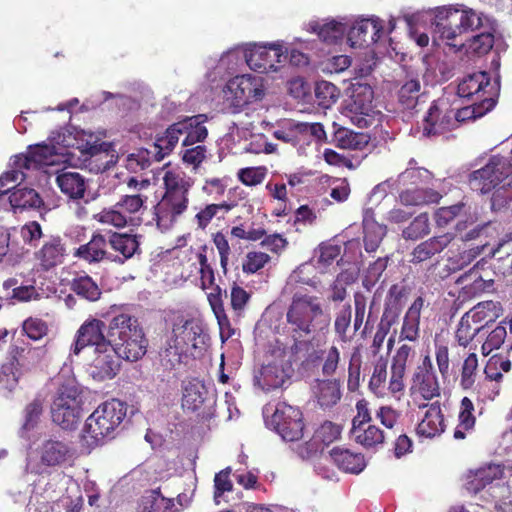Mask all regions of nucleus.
Instances as JSON below:
<instances>
[{"mask_svg":"<svg viewBox=\"0 0 512 512\" xmlns=\"http://www.w3.org/2000/svg\"><path fill=\"white\" fill-rule=\"evenodd\" d=\"M314 393L321 408H331L335 406L342 397L340 380H318Z\"/></svg>","mask_w":512,"mask_h":512,"instance_id":"473e14b6","label":"nucleus"},{"mask_svg":"<svg viewBox=\"0 0 512 512\" xmlns=\"http://www.w3.org/2000/svg\"><path fill=\"white\" fill-rule=\"evenodd\" d=\"M374 92L369 85H359L353 90L347 110L351 114L352 122L361 128L372 124Z\"/></svg>","mask_w":512,"mask_h":512,"instance_id":"2eb2a0df","label":"nucleus"},{"mask_svg":"<svg viewBox=\"0 0 512 512\" xmlns=\"http://www.w3.org/2000/svg\"><path fill=\"white\" fill-rule=\"evenodd\" d=\"M206 120V115L199 114L178 121V124H183L181 128V136L185 135L182 141L183 146H193L196 143L203 142L207 138L208 130L204 125Z\"/></svg>","mask_w":512,"mask_h":512,"instance_id":"c85d7f7f","label":"nucleus"},{"mask_svg":"<svg viewBox=\"0 0 512 512\" xmlns=\"http://www.w3.org/2000/svg\"><path fill=\"white\" fill-rule=\"evenodd\" d=\"M340 360V351L335 345L324 350L321 368L322 374L326 377H332L339 367Z\"/></svg>","mask_w":512,"mask_h":512,"instance_id":"69168bd1","label":"nucleus"},{"mask_svg":"<svg viewBox=\"0 0 512 512\" xmlns=\"http://www.w3.org/2000/svg\"><path fill=\"white\" fill-rule=\"evenodd\" d=\"M495 104V99L486 96L481 99L479 103L475 102L471 106L457 109L455 113L449 112L440 116L439 102H433L423 119V136L432 137L441 135L454 128L458 122L482 117L487 112L491 111Z\"/></svg>","mask_w":512,"mask_h":512,"instance_id":"423d86ee","label":"nucleus"},{"mask_svg":"<svg viewBox=\"0 0 512 512\" xmlns=\"http://www.w3.org/2000/svg\"><path fill=\"white\" fill-rule=\"evenodd\" d=\"M418 180L427 184V186L418 185V206L420 204L438 203L442 196L436 190L437 186L431 172L425 168L418 167Z\"/></svg>","mask_w":512,"mask_h":512,"instance_id":"58836bf2","label":"nucleus"},{"mask_svg":"<svg viewBox=\"0 0 512 512\" xmlns=\"http://www.w3.org/2000/svg\"><path fill=\"white\" fill-rule=\"evenodd\" d=\"M22 332L33 341L41 340L48 334V324L41 318L28 317L22 323Z\"/></svg>","mask_w":512,"mask_h":512,"instance_id":"603ef678","label":"nucleus"},{"mask_svg":"<svg viewBox=\"0 0 512 512\" xmlns=\"http://www.w3.org/2000/svg\"><path fill=\"white\" fill-rule=\"evenodd\" d=\"M173 333L174 342L182 346L186 353L190 349L201 348L207 338L202 326L195 320H186L182 325L175 326Z\"/></svg>","mask_w":512,"mask_h":512,"instance_id":"b1692460","label":"nucleus"},{"mask_svg":"<svg viewBox=\"0 0 512 512\" xmlns=\"http://www.w3.org/2000/svg\"><path fill=\"white\" fill-rule=\"evenodd\" d=\"M233 207L234 204H230L227 202L206 205L195 215V222L197 224V227L204 230L210 224L211 220L214 217H216L220 212H222V214H225L229 212Z\"/></svg>","mask_w":512,"mask_h":512,"instance_id":"49530a36","label":"nucleus"},{"mask_svg":"<svg viewBox=\"0 0 512 512\" xmlns=\"http://www.w3.org/2000/svg\"><path fill=\"white\" fill-rule=\"evenodd\" d=\"M429 18L433 32L446 42L454 52L466 47L463 35L483 30L473 36L468 48L477 54H485L494 45L495 21L490 17L464 6H442L428 12L418 11V23Z\"/></svg>","mask_w":512,"mask_h":512,"instance_id":"f257e3e1","label":"nucleus"},{"mask_svg":"<svg viewBox=\"0 0 512 512\" xmlns=\"http://www.w3.org/2000/svg\"><path fill=\"white\" fill-rule=\"evenodd\" d=\"M56 183L63 194L70 199H81L86 191L84 177L78 172L61 171L56 176Z\"/></svg>","mask_w":512,"mask_h":512,"instance_id":"7c9ffc66","label":"nucleus"},{"mask_svg":"<svg viewBox=\"0 0 512 512\" xmlns=\"http://www.w3.org/2000/svg\"><path fill=\"white\" fill-rule=\"evenodd\" d=\"M231 472V468L226 467L215 474L213 498L217 505L220 504V498L224 493L231 492L233 490V483L230 479Z\"/></svg>","mask_w":512,"mask_h":512,"instance_id":"4d7b16f0","label":"nucleus"},{"mask_svg":"<svg viewBox=\"0 0 512 512\" xmlns=\"http://www.w3.org/2000/svg\"><path fill=\"white\" fill-rule=\"evenodd\" d=\"M351 434L356 443L367 449L382 445L388 437L383 430L371 423L358 428H351Z\"/></svg>","mask_w":512,"mask_h":512,"instance_id":"c9c22d12","label":"nucleus"},{"mask_svg":"<svg viewBox=\"0 0 512 512\" xmlns=\"http://www.w3.org/2000/svg\"><path fill=\"white\" fill-rule=\"evenodd\" d=\"M477 368V355L475 353H471L464 360L462 366L460 385L463 389L468 390L472 388L475 383Z\"/></svg>","mask_w":512,"mask_h":512,"instance_id":"6e6d98bb","label":"nucleus"},{"mask_svg":"<svg viewBox=\"0 0 512 512\" xmlns=\"http://www.w3.org/2000/svg\"><path fill=\"white\" fill-rule=\"evenodd\" d=\"M270 259V256L264 252H248L242 263V270L246 274H254L261 270L270 261Z\"/></svg>","mask_w":512,"mask_h":512,"instance_id":"052dcab7","label":"nucleus"},{"mask_svg":"<svg viewBox=\"0 0 512 512\" xmlns=\"http://www.w3.org/2000/svg\"><path fill=\"white\" fill-rule=\"evenodd\" d=\"M9 202L15 212L39 209L44 201L39 193L33 188H17L9 195Z\"/></svg>","mask_w":512,"mask_h":512,"instance_id":"2f4dec72","label":"nucleus"},{"mask_svg":"<svg viewBox=\"0 0 512 512\" xmlns=\"http://www.w3.org/2000/svg\"><path fill=\"white\" fill-rule=\"evenodd\" d=\"M342 427L331 421H325L315 431L314 438L317 442L329 445L340 438Z\"/></svg>","mask_w":512,"mask_h":512,"instance_id":"13d9d810","label":"nucleus"},{"mask_svg":"<svg viewBox=\"0 0 512 512\" xmlns=\"http://www.w3.org/2000/svg\"><path fill=\"white\" fill-rule=\"evenodd\" d=\"M408 340L414 344L416 341V301L410 306L402 325L399 342Z\"/></svg>","mask_w":512,"mask_h":512,"instance_id":"e2e57ef3","label":"nucleus"},{"mask_svg":"<svg viewBox=\"0 0 512 512\" xmlns=\"http://www.w3.org/2000/svg\"><path fill=\"white\" fill-rule=\"evenodd\" d=\"M383 35L382 21L378 18H366L356 21L348 31L350 45L368 47L376 43Z\"/></svg>","mask_w":512,"mask_h":512,"instance_id":"a211bd4d","label":"nucleus"},{"mask_svg":"<svg viewBox=\"0 0 512 512\" xmlns=\"http://www.w3.org/2000/svg\"><path fill=\"white\" fill-rule=\"evenodd\" d=\"M129 192L121 195L120 199L110 208H104L95 215V219L103 225H111L115 228H124L134 225L139 220V214L146 209L148 196L143 190L150 185L149 180H138L129 177L126 181Z\"/></svg>","mask_w":512,"mask_h":512,"instance_id":"20e7f679","label":"nucleus"},{"mask_svg":"<svg viewBox=\"0 0 512 512\" xmlns=\"http://www.w3.org/2000/svg\"><path fill=\"white\" fill-rule=\"evenodd\" d=\"M108 245L110 248L117 252L118 255L111 253L110 262L117 264H124L127 260L131 259L134 255H140V238L141 235L130 234L127 232H112L107 234Z\"/></svg>","mask_w":512,"mask_h":512,"instance_id":"f3484780","label":"nucleus"},{"mask_svg":"<svg viewBox=\"0 0 512 512\" xmlns=\"http://www.w3.org/2000/svg\"><path fill=\"white\" fill-rule=\"evenodd\" d=\"M339 89L331 82L319 81L315 86V96L320 106L328 108L339 98Z\"/></svg>","mask_w":512,"mask_h":512,"instance_id":"8fccbe9b","label":"nucleus"},{"mask_svg":"<svg viewBox=\"0 0 512 512\" xmlns=\"http://www.w3.org/2000/svg\"><path fill=\"white\" fill-rule=\"evenodd\" d=\"M511 174L512 157L493 156L484 167L470 175L469 185L472 190L486 194Z\"/></svg>","mask_w":512,"mask_h":512,"instance_id":"9d476101","label":"nucleus"},{"mask_svg":"<svg viewBox=\"0 0 512 512\" xmlns=\"http://www.w3.org/2000/svg\"><path fill=\"white\" fill-rule=\"evenodd\" d=\"M415 356V344L403 343L392 359L391 376L388 382V390L391 394L402 393L405 387L404 375L408 363H412Z\"/></svg>","mask_w":512,"mask_h":512,"instance_id":"6ab92c4d","label":"nucleus"},{"mask_svg":"<svg viewBox=\"0 0 512 512\" xmlns=\"http://www.w3.org/2000/svg\"><path fill=\"white\" fill-rule=\"evenodd\" d=\"M65 256L66 245L59 235L50 236L34 253V258L42 271H49L62 264Z\"/></svg>","mask_w":512,"mask_h":512,"instance_id":"aec40b11","label":"nucleus"},{"mask_svg":"<svg viewBox=\"0 0 512 512\" xmlns=\"http://www.w3.org/2000/svg\"><path fill=\"white\" fill-rule=\"evenodd\" d=\"M212 241L218 251L223 274L226 275L228 272L229 256L231 254L229 241L226 235L220 231L212 235Z\"/></svg>","mask_w":512,"mask_h":512,"instance_id":"bf43d9fd","label":"nucleus"},{"mask_svg":"<svg viewBox=\"0 0 512 512\" xmlns=\"http://www.w3.org/2000/svg\"><path fill=\"white\" fill-rule=\"evenodd\" d=\"M208 250L209 248L207 245H201L195 253V261L192 265L200 274L201 288L203 290L213 288V291L207 295V299L217 319L221 338L229 339L234 335L235 331L224 308L221 287L219 285H215V271L208 259Z\"/></svg>","mask_w":512,"mask_h":512,"instance_id":"0eeeda50","label":"nucleus"},{"mask_svg":"<svg viewBox=\"0 0 512 512\" xmlns=\"http://www.w3.org/2000/svg\"><path fill=\"white\" fill-rule=\"evenodd\" d=\"M387 359L382 356L374 363V369L369 381V388L374 393H383L387 383Z\"/></svg>","mask_w":512,"mask_h":512,"instance_id":"09e8293b","label":"nucleus"},{"mask_svg":"<svg viewBox=\"0 0 512 512\" xmlns=\"http://www.w3.org/2000/svg\"><path fill=\"white\" fill-rule=\"evenodd\" d=\"M86 347H94V357L90 364L91 376L97 381H104L105 366L102 363H106L107 360L104 356L109 353L114 356L108 336V326L104 321L89 318L81 324L76 332L71 350L78 355Z\"/></svg>","mask_w":512,"mask_h":512,"instance_id":"39448f33","label":"nucleus"},{"mask_svg":"<svg viewBox=\"0 0 512 512\" xmlns=\"http://www.w3.org/2000/svg\"><path fill=\"white\" fill-rule=\"evenodd\" d=\"M351 306L346 305L344 306L335 317L334 321V330L339 339L343 342H347L349 340V336L347 335V332L349 330L350 324H351Z\"/></svg>","mask_w":512,"mask_h":512,"instance_id":"680f3d73","label":"nucleus"},{"mask_svg":"<svg viewBox=\"0 0 512 512\" xmlns=\"http://www.w3.org/2000/svg\"><path fill=\"white\" fill-rule=\"evenodd\" d=\"M127 406L118 399H111L99 405L86 419L83 437L92 443H103L106 438H113L114 431L126 417Z\"/></svg>","mask_w":512,"mask_h":512,"instance_id":"6e6552de","label":"nucleus"},{"mask_svg":"<svg viewBox=\"0 0 512 512\" xmlns=\"http://www.w3.org/2000/svg\"><path fill=\"white\" fill-rule=\"evenodd\" d=\"M286 58L287 55H284L282 45L280 44H254L245 51L247 65L258 73L277 71L278 64L282 62V59Z\"/></svg>","mask_w":512,"mask_h":512,"instance_id":"4468645a","label":"nucleus"},{"mask_svg":"<svg viewBox=\"0 0 512 512\" xmlns=\"http://www.w3.org/2000/svg\"><path fill=\"white\" fill-rule=\"evenodd\" d=\"M185 354L183 347L172 340L160 351V363L166 370H173L182 363Z\"/></svg>","mask_w":512,"mask_h":512,"instance_id":"37998d69","label":"nucleus"},{"mask_svg":"<svg viewBox=\"0 0 512 512\" xmlns=\"http://www.w3.org/2000/svg\"><path fill=\"white\" fill-rule=\"evenodd\" d=\"M320 299L308 293L293 294L286 311V331L292 338L291 350L297 352L302 340L328 325Z\"/></svg>","mask_w":512,"mask_h":512,"instance_id":"7ed1b4c3","label":"nucleus"},{"mask_svg":"<svg viewBox=\"0 0 512 512\" xmlns=\"http://www.w3.org/2000/svg\"><path fill=\"white\" fill-rule=\"evenodd\" d=\"M182 126L183 124L175 122L163 132L156 134L154 142L149 147L154 156V162H161L173 152L181 137Z\"/></svg>","mask_w":512,"mask_h":512,"instance_id":"393cba45","label":"nucleus"},{"mask_svg":"<svg viewBox=\"0 0 512 512\" xmlns=\"http://www.w3.org/2000/svg\"><path fill=\"white\" fill-rule=\"evenodd\" d=\"M108 336L114 356H104L106 363L104 380L113 379L120 370V359L134 362L141 359L147 352L148 340L138 319L128 313H120L112 317L108 324Z\"/></svg>","mask_w":512,"mask_h":512,"instance_id":"f03ea898","label":"nucleus"},{"mask_svg":"<svg viewBox=\"0 0 512 512\" xmlns=\"http://www.w3.org/2000/svg\"><path fill=\"white\" fill-rule=\"evenodd\" d=\"M270 424L283 440L291 442L302 438L305 427L301 410L284 401L277 403Z\"/></svg>","mask_w":512,"mask_h":512,"instance_id":"9b49d317","label":"nucleus"},{"mask_svg":"<svg viewBox=\"0 0 512 512\" xmlns=\"http://www.w3.org/2000/svg\"><path fill=\"white\" fill-rule=\"evenodd\" d=\"M361 366L362 356L359 348H355L348 365L347 388L350 392H355L360 386Z\"/></svg>","mask_w":512,"mask_h":512,"instance_id":"864d4df0","label":"nucleus"},{"mask_svg":"<svg viewBox=\"0 0 512 512\" xmlns=\"http://www.w3.org/2000/svg\"><path fill=\"white\" fill-rule=\"evenodd\" d=\"M40 464L44 467H60L72 458L70 445L56 437L44 439L36 449Z\"/></svg>","mask_w":512,"mask_h":512,"instance_id":"dca6fc26","label":"nucleus"},{"mask_svg":"<svg viewBox=\"0 0 512 512\" xmlns=\"http://www.w3.org/2000/svg\"><path fill=\"white\" fill-rule=\"evenodd\" d=\"M490 85V78L486 72H476L469 74L459 83L457 94L461 98H471L476 96L481 99L486 94V87Z\"/></svg>","mask_w":512,"mask_h":512,"instance_id":"c756f323","label":"nucleus"},{"mask_svg":"<svg viewBox=\"0 0 512 512\" xmlns=\"http://www.w3.org/2000/svg\"><path fill=\"white\" fill-rule=\"evenodd\" d=\"M332 143L341 149L362 150L369 143V136L362 132H355L336 122L332 124Z\"/></svg>","mask_w":512,"mask_h":512,"instance_id":"cd10ccee","label":"nucleus"},{"mask_svg":"<svg viewBox=\"0 0 512 512\" xmlns=\"http://www.w3.org/2000/svg\"><path fill=\"white\" fill-rule=\"evenodd\" d=\"M310 26L312 31L317 33L319 38L327 44H336L346 31L344 24L334 20L322 25L315 23Z\"/></svg>","mask_w":512,"mask_h":512,"instance_id":"a19ab883","label":"nucleus"},{"mask_svg":"<svg viewBox=\"0 0 512 512\" xmlns=\"http://www.w3.org/2000/svg\"><path fill=\"white\" fill-rule=\"evenodd\" d=\"M363 229V241L366 252H375L386 234V228L374 221H364Z\"/></svg>","mask_w":512,"mask_h":512,"instance_id":"79ce46f5","label":"nucleus"},{"mask_svg":"<svg viewBox=\"0 0 512 512\" xmlns=\"http://www.w3.org/2000/svg\"><path fill=\"white\" fill-rule=\"evenodd\" d=\"M193 185V178L184 171L168 170L164 173L163 186L165 193L189 195Z\"/></svg>","mask_w":512,"mask_h":512,"instance_id":"e433bc0d","label":"nucleus"},{"mask_svg":"<svg viewBox=\"0 0 512 512\" xmlns=\"http://www.w3.org/2000/svg\"><path fill=\"white\" fill-rule=\"evenodd\" d=\"M250 299V292L239 286L237 283H233L230 289V305L236 316L240 317L243 315Z\"/></svg>","mask_w":512,"mask_h":512,"instance_id":"5fc2aeb1","label":"nucleus"},{"mask_svg":"<svg viewBox=\"0 0 512 512\" xmlns=\"http://www.w3.org/2000/svg\"><path fill=\"white\" fill-rule=\"evenodd\" d=\"M279 359H275L261 367L254 381L264 391L283 387L293 373L292 364L285 359V351L279 350Z\"/></svg>","mask_w":512,"mask_h":512,"instance_id":"ddd939ff","label":"nucleus"},{"mask_svg":"<svg viewBox=\"0 0 512 512\" xmlns=\"http://www.w3.org/2000/svg\"><path fill=\"white\" fill-rule=\"evenodd\" d=\"M418 435L433 438L444 431V419L438 402L418 403Z\"/></svg>","mask_w":512,"mask_h":512,"instance_id":"412c9836","label":"nucleus"},{"mask_svg":"<svg viewBox=\"0 0 512 512\" xmlns=\"http://www.w3.org/2000/svg\"><path fill=\"white\" fill-rule=\"evenodd\" d=\"M398 104L404 116L412 117L416 108V80L406 82L398 92Z\"/></svg>","mask_w":512,"mask_h":512,"instance_id":"c03bdc74","label":"nucleus"},{"mask_svg":"<svg viewBox=\"0 0 512 512\" xmlns=\"http://www.w3.org/2000/svg\"><path fill=\"white\" fill-rule=\"evenodd\" d=\"M152 162L154 156L150 148H140L126 156L125 166L129 171L137 173L149 168Z\"/></svg>","mask_w":512,"mask_h":512,"instance_id":"a18cd8bd","label":"nucleus"},{"mask_svg":"<svg viewBox=\"0 0 512 512\" xmlns=\"http://www.w3.org/2000/svg\"><path fill=\"white\" fill-rule=\"evenodd\" d=\"M228 88L237 102L243 104L259 99L264 94L261 79L250 74L236 76L229 82Z\"/></svg>","mask_w":512,"mask_h":512,"instance_id":"5701e85b","label":"nucleus"},{"mask_svg":"<svg viewBox=\"0 0 512 512\" xmlns=\"http://www.w3.org/2000/svg\"><path fill=\"white\" fill-rule=\"evenodd\" d=\"M16 364L20 366L23 373L30 372L38 368L47 358L48 350L46 346H15L10 351Z\"/></svg>","mask_w":512,"mask_h":512,"instance_id":"bb28decb","label":"nucleus"},{"mask_svg":"<svg viewBox=\"0 0 512 512\" xmlns=\"http://www.w3.org/2000/svg\"><path fill=\"white\" fill-rule=\"evenodd\" d=\"M70 290L78 297L89 302L99 300L102 295L99 285L89 275L75 277L70 283Z\"/></svg>","mask_w":512,"mask_h":512,"instance_id":"4c0bfd02","label":"nucleus"},{"mask_svg":"<svg viewBox=\"0 0 512 512\" xmlns=\"http://www.w3.org/2000/svg\"><path fill=\"white\" fill-rule=\"evenodd\" d=\"M81 396L75 386L62 385L51 404L52 421L64 430H73L81 418Z\"/></svg>","mask_w":512,"mask_h":512,"instance_id":"1a4fd4ad","label":"nucleus"},{"mask_svg":"<svg viewBox=\"0 0 512 512\" xmlns=\"http://www.w3.org/2000/svg\"><path fill=\"white\" fill-rule=\"evenodd\" d=\"M503 475V468L499 464H489L477 469L467 482V490L476 494L484 489L494 480L500 479Z\"/></svg>","mask_w":512,"mask_h":512,"instance_id":"f704fd0d","label":"nucleus"},{"mask_svg":"<svg viewBox=\"0 0 512 512\" xmlns=\"http://www.w3.org/2000/svg\"><path fill=\"white\" fill-rule=\"evenodd\" d=\"M299 126L300 122H288L284 127L275 130L273 136L284 143L297 146L304 141Z\"/></svg>","mask_w":512,"mask_h":512,"instance_id":"3c124183","label":"nucleus"},{"mask_svg":"<svg viewBox=\"0 0 512 512\" xmlns=\"http://www.w3.org/2000/svg\"><path fill=\"white\" fill-rule=\"evenodd\" d=\"M20 235L25 244L36 247L43 237L42 227L37 221H29L21 227Z\"/></svg>","mask_w":512,"mask_h":512,"instance_id":"338daca9","label":"nucleus"},{"mask_svg":"<svg viewBox=\"0 0 512 512\" xmlns=\"http://www.w3.org/2000/svg\"><path fill=\"white\" fill-rule=\"evenodd\" d=\"M266 176L265 167H247L238 171L239 180L246 186L261 184Z\"/></svg>","mask_w":512,"mask_h":512,"instance_id":"774afa93","label":"nucleus"},{"mask_svg":"<svg viewBox=\"0 0 512 512\" xmlns=\"http://www.w3.org/2000/svg\"><path fill=\"white\" fill-rule=\"evenodd\" d=\"M397 316V308L394 309L393 307H390L389 304H386L379 327L373 337V347L379 349L382 346L385 337Z\"/></svg>","mask_w":512,"mask_h":512,"instance_id":"de8ad7c7","label":"nucleus"},{"mask_svg":"<svg viewBox=\"0 0 512 512\" xmlns=\"http://www.w3.org/2000/svg\"><path fill=\"white\" fill-rule=\"evenodd\" d=\"M333 464L342 472L360 474L366 467L365 456L344 447H334L329 452Z\"/></svg>","mask_w":512,"mask_h":512,"instance_id":"a878e982","label":"nucleus"},{"mask_svg":"<svg viewBox=\"0 0 512 512\" xmlns=\"http://www.w3.org/2000/svg\"><path fill=\"white\" fill-rule=\"evenodd\" d=\"M108 238L100 232L92 234L89 242L75 249L73 256L88 264L110 261L111 253L107 250Z\"/></svg>","mask_w":512,"mask_h":512,"instance_id":"4be33fe9","label":"nucleus"},{"mask_svg":"<svg viewBox=\"0 0 512 512\" xmlns=\"http://www.w3.org/2000/svg\"><path fill=\"white\" fill-rule=\"evenodd\" d=\"M204 402L203 393L197 385L189 384L184 388L182 396V407L190 411H197Z\"/></svg>","mask_w":512,"mask_h":512,"instance_id":"0e129e2a","label":"nucleus"},{"mask_svg":"<svg viewBox=\"0 0 512 512\" xmlns=\"http://www.w3.org/2000/svg\"><path fill=\"white\" fill-rule=\"evenodd\" d=\"M174 500L163 496L160 488L145 491L138 512H175Z\"/></svg>","mask_w":512,"mask_h":512,"instance_id":"72a5a7b5","label":"nucleus"},{"mask_svg":"<svg viewBox=\"0 0 512 512\" xmlns=\"http://www.w3.org/2000/svg\"><path fill=\"white\" fill-rule=\"evenodd\" d=\"M23 374L20 366L16 364V361L10 354L8 360L0 368V387L10 392L13 391Z\"/></svg>","mask_w":512,"mask_h":512,"instance_id":"ea45409f","label":"nucleus"},{"mask_svg":"<svg viewBox=\"0 0 512 512\" xmlns=\"http://www.w3.org/2000/svg\"><path fill=\"white\" fill-rule=\"evenodd\" d=\"M189 202V195L164 192L154 207L157 226L162 230L172 228L188 210Z\"/></svg>","mask_w":512,"mask_h":512,"instance_id":"f8f14e48","label":"nucleus"}]
</instances>
